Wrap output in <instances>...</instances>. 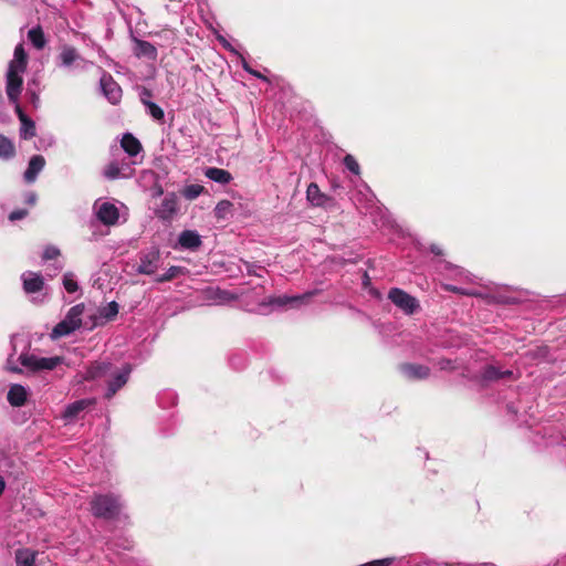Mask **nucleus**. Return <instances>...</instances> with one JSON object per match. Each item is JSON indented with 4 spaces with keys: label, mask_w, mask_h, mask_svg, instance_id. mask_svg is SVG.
I'll list each match as a JSON object with an SVG mask.
<instances>
[{
    "label": "nucleus",
    "mask_w": 566,
    "mask_h": 566,
    "mask_svg": "<svg viewBox=\"0 0 566 566\" xmlns=\"http://www.w3.org/2000/svg\"><path fill=\"white\" fill-rule=\"evenodd\" d=\"M120 502L117 496L112 494L95 495L91 502V510L94 516L112 518L118 514Z\"/></svg>",
    "instance_id": "nucleus-3"
},
{
    "label": "nucleus",
    "mask_w": 566,
    "mask_h": 566,
    "mask_svg": "<svg viewBox=\"0 0 566 566\" xmlns=\"http://www.w3.org/2000/svg\"><path fill=\"white\" fill-rule=\"evenodd\" d=\"M312 294L306 293L303 295H295V296H279V297H272L269 301V305L275 306V307H282L286 305L291 306H297L301 304L305 298H308Z\"/></svg>",
    "instance_id": "nucleus-22"
},
{
    "label": "nucleus",
    "mask_w": 566,
    "mask_h": 566,
    "mask_svg": "<svg viewBox=\"0 0 566 566\" xmlns=\"http://www.w3.org/2000/svg\"><path fill=\"white\" fill-rule=\"evenodd\" d=\"M431 252L437 255L441 254V250L437 245H431Z\"/></svg>",
    "instance_id": "nucleus-48"
},
{
    "label": "nucleus",
    "mask_w": 566,
    "mask_h": 566,
    "mask_svg": "<svg viewBox=\"0 0 566 566\" xmlns=\"http://www.w3.org/2000/svg\"><path fill=\"white\" fill-rule=\"evenodd\" d=\"M45 160L41 155H34L31 157L28 168L24 171V179L27 182H33L39 172L43 169Z\"/></svg>",
    "instance_id": "nucleus-19"
},
{
    "label": "nucleus",
    "mask_w": 566,
    "mask_h": 566,
    "mask_svg": "<svg viewBox=\"0 0 566 566\" xmlns=\"http://www.w3.org/2000/svg\"><path fill=\"white\" fill-rule=\"evenodd\" d=\"M240 57H241V64H242L243 70L248 73H251L252 67L249 65V63L245 61V59L242 55H240Z\"/></svg>",
    "instance_id": "nucleus-46"
},
{
    "label": "nucleus",
    "mask_w": 566,
    "mask_h": 566,
    "mask_svg": "<svg viewBox=\"0 0 566 566\" xmlns=\"http://www.w3.org/2000/svg\"><path fill=\"white\" fill-rule=\"evenodd\" d=\"M159 259L160 255L157 249H151L147 252H142L139 255V264L137 265L136 271L139 274H154L158 268Z\"/></svg>",
    "instance_id": "nucleus-7"
},
{
    "label": "nucleus",
    "mask_w": 566,
    "mask_h": 566,
    "mask_svg": "<svg viewBox=\"0 0 566 566\" xmlns=\"http://www.w3.org/2000/svg\"><path fill=\"white\" fill-rule=\"evenodd\" d=\"M232 202L229 200H221L214 208V214L218 219H224L232 210Z\"/></svg>",
    "instance_id": "nucleus-35"
},
{
    "label": "nucleus",
    "mask_w": 566,
    "mask_h": 566,
    "mask_svg": "<svg viewBox=\"0 0 566 566\" xmlns=\"http://www.w3.org/2000/svg\"><path fill=\"white\" fill-rule=\"evenodd\" d=\"M7 399L13 407H22L28 399V389L19 384L12 385L8 391Z\"/></svg>",
    "instance_id": "nucleus-16"
},
{
    "label": "nucleus",
    "mask_w": 566,
    "mask_h": 566,
    "mask_svg": "<svg viewBox=\"0 0 566 566\" xmlns=\"http://www.w3.org/2000/svg\"><path fill=\"white\" fill-rule=\"evenodd\" d=\"M120 147L130 157L137 156L143 150L140 142L130 133H125L123 135L120 139Z\"/></svg>",
    "instance_id": "nucleus-18"
},
{
    "label": "nucleus",
    "mask_w": 566,
    "mask_h": 566,
    "mask_svg": "<svg viewBox=\"0 0 566 566\" xmlns=\"http://www.w3.org/2000/svg\"><path fill=\"white\" fill-rule=\"evenodd\" d=\"M447 269L450 271V277H452V279H455V280H459L462 282L472 283V284H480L478 282V277L475 275L469 273L464 269H461V268L454 266V265H450V264L447 265Z\"/></svg>",
    "instance_id": "nucleus-27"
},
{
    "label": "nucleus",
    "mask_w": 566,
    "mask_h": 566,
    "mask_svg": "<svg viewBox=\"0 0 566 566\" xmlns=\"http://www.w3.org/2000/svg\"><path fill=\"white\" fill-rule=\"evenodd\" d=\"M93 211L97 220L106 227L124 223L128 219V208L116 200L97 199L93 205Z\"/></svg>",
    "instance_id": "nucleus-1"
},
{
    "label": "nucleus",
    "mask_w": 566,
    "mask_h": 566,
    "mask_svg": "<svg viewBox=\"0 0 566 566\" xmlns=\"http://www.w3.org/2000/svg\"><path fill=\"white\" fill-rule=\"evenodd\" d=\"M133 174V169L127 164H119L117 161L109 163L104 169V176L107 179L128 178Z\"/></svg>",
    "instance_id": "nucleus-13"
},
{
    "label": "nucleus",
    "mask_w": 566,
    "mask_h": 566,
    "mask_svg": "<svg viewBox=\"0 0 566 566\" xmlns=\"http://www.w3.org/2000/svg\"><path fill=\"white\" fill-rule=\"evenodd\" d=\"M111 367H112V365L109 363L95 361L87 367V369L83 376V379L84 380H95V379L105 377L108 375Z\"/></svg>",
    "instance_id": "nucleus-17"
},
{
    "label": "nucleus",
    "mask_w": 566,
    "mask_h": 566,
    "mask_svg": "<svg viewBox=\"0 0 566 566\" xmlns=\"http://www.w3.org/2000/svg\"><path fill=\"white\" fill-rule=\"evenodd\" d=\"M28 64V56L22 44H18L14 49L13 59L10 61L9 66L19 71H25Z\"/></svg>",
    "instance_id": "nucleus-26"
},
{
    "label": "nucleus",
    "mask_w": 566,
    "mask_h": 566,
    "mask_svg": "<svg viewBox=\"0 0 566 566\" xmlns=\"http://www.w3.org/2000/svg\"><path fill=\"white\" fill-rule=\"evenodd\" d=\"M101 88L104 94V96L112 103L113 105H116L122 99V88L120 86L114 81L112 75L104 73L101 76L99 80Z\"/></svg>",
    "instance_id": "nucleus-8"
},
{
    "label": "nucleus",
    "mask_w": 566,
    "mask_h": 566,
    "mask_svg": "<svg viewBox=\"0 0 566 566\" xmlns=\"http://www.w3.org/2000/svg\"><path fill=\"white\" fill-rule=\"evenodd\" d=\"M344 165H345V167H346L349 171H352L353 174H355V175H359V172H360V168H359V165H358V163H357V160L355 159V157H354V156H352V155H346V156L344 157Z\"/></svg>",
    "instance_id": "nucleus-40"
},
{
    "label": "nucleus",
    "mask_w": 566,
    "mask_h": 566,
    "mask_svg": "<svg viewBox=\"0 0 566 566\" xmlns=\"http://www.w3.org/2000/svg\"><path fill=\"white\" fill-rule=\"evenodd\" d=\"M392 562H394V558L386 557V558H381V559H375V560L361 564L359 566H390L392 564Z\"/></svg>",
    "instance_id": "nucleus-42"
},
{
    "label": "nucleus",
    "mask_w": 566,
    "mask_h": 566,
    "mask_svg": "<svg viewBox=\"0 0 566 566\" xmlns=\"http://www.w3.org/2000/svg\"><path fill=\"white\" fill-rule=\"evenodd\" d=\"M429 566H440V564L436 563V562H429L428 563Z\"/></svg>",
    "instance_id": "nucleus-50"
},
{
    "label": "nucleus",
    "mask_w": 566,
    "mask_h": 566,
    "mask_svg": "<svg viewBox=\"0 0 566 566\" xmlns=\"http://www.w3.org/2000/svg\"><path fill=\"white\" fill-rule=\"evenodd\" d=\"M132 368L129 365H125L118 373L113 375L112 379L107 384L106 398H112L117 390H119L128 380Z\"/></svg>",
    "instance_id": "nucleus-10"
},
{
    "label": "nucleus",
    "mask_w": 566,
    "mask_h": 566,
    "mask_svg": "<svg viewBox=\"0 0 566 566\" xmlns=\"http://www.w3.org/2000/svg\"><path fill=\"white\" fill-rule=\"evenodd\" d=\"M60 249L54 245H48L42 254L44 261L56 259L60 255Z\"/></svg>",
    "instance_id": "nucleus-41"
},
{
    "label": "nucleus",
    "mask_w": 566,
    "mask_h": 566,
    "mask_svg": "<svg viewBox=\"0 0 566 566\" xmlns=\"http://www.w3.org/2000/svg\"><path fill=\"white\" fill-rule=\"evenodd\" d=\"M13 143L3 135H0V158L9 159L14 156Z\"/></svg>",
    "instance_id": "nucleus-32"
},
{
    "label": "nucleus",
    "mask_w": 566,
    "mask_h": 566,
    "mask_svg": "<svg viewBox=\"0 0 566 566\" xmlns=\"http://www.w3.org/2000/svg\"><path fill=\"white\" fill-rule=\"evenodd\" d=\"M182 272V269L180 266H170L163 275L158 276L156 279L157 282H168L172 279H175L177 275H179Z\"/></svg>",
    "instance_id": "nucleus-38"
},
{
    "label": "nucleus",
    "mask_w": 566,
    "mask_h": 566,
    "mask_svg": "<svg viewBox=\"0 0 566 566\" xmlns=\"http://www.w3.org/2000/svg\"><path fill=\"white\" fill-rule=\"evenodd\" d=\"M24 201L28 203V205H34L35 201H36V195L34 192H28L25 193V199Z\"/></svg>",
    "instance_id": "nucleus-45"
},
{
    "label": "nucleus",
    "mask_w": 566,
    "mask_h": 566,
    "mask_svg": "<svg viewBox=\"0 0 566 566\" xmlns=\"http://www.w3.org/2000/svg\"><path fill=\"white\" fill-rule=\"evenodd\" d=\"M27 214H28L27 210L18 209V210H14V211L10 212L9 219L11 221H18V220H21V219L25 218Z\"/></svg>",
    "instance_id": "nucleus-43"
},
{
    "label": "nucleus",
    "mask_w": 566,
    "mask_h": 566,
    "mask_svg": "<svg viewBox=\"0 0 566 566\" xmlns=\"http://www.w3.org/2000/svg\"><path fill=\"white\" fill-rule=\"evenodd\" d=\"M62 283L67 293H75L78 290L77 281L72 272L64 273Z\"/></svg>",
    "instance_id": "nucleus-36"
},
{
    "label": "nucleus",
    "mask_w": 566,
    "mask_h": 566,
    "mask_svg": "<svg viewBox=\"0 0 566 566\" xmlns=\"http://www.w3.org/2000/svg\"><path fill=\"white\" fill-rule=\"evenodd\" d=\"M442 287L446 291L453 292L457 294L468 295V296H476L479 293L474 289H464L453 284H443Z\"/></svg>",
    "instance_id": "nucleus-37"
},
{
    "label": "nucleus",
    "mask_w": 566,
    "mask_h": 566,
    "mask_svg": "<svg viewBox=\"0 0 566 566\" xmlns=\"http://www.w3.org/2000/svg\"><path fill=\"white\" fill-rule=\"evenodd\" d=\"M205 176L220 185H227L232 180V176L228 170L217 167L207 168L205 170Z\"/></svg>",
    "instance_id": "nucleus-24"
},
{
    "label": "nucleus",
    "mask_w": 566,
    "mask_h": 566,
    "mask_svg": "<svg viewBox=\"0 0 566 566\" xmlns=\"http://www.w3.org/2000/svg\"><path fill=\"white\" fill-rule=\"evenodd\" d=\"M119 306L115 301L107 303L106 305L98 308V316L95 321V325H102L106 322L114 319L118 314Z\"/></svg>",
    "instance_id": "nucleus-21"
},
{
    "label": "nucleus",
    "mask_w": 566,
    "mask_h": 566,
    "mask_svg": "<svg viewBox=\"0 0 566 566\" xmlns=\"http://www.w3.org/2000/svg\"><path fill=\"white\" fill-rule=\"evenodd\" d=\"M306 198L313 206L316 207L324 206L328 199V197L321 191L319 187L315 182H311L307 186Z\"/></svg>",
    "instance_id": "nucleus-23"
},
{
    "label": "nucleus",
    "mask_w": 566,
    "mask_h": 566,
    "mask_svg": "<svg viewBox=\"0 0 566 566\" xmlns=\"http://www.w3.org/2000/svg\"><path fill=\"white\" fill-rule=\"evenodd\" d=\"M388 298L407 315L413 314L420 307L415 296L398 287H392L389 291Z\"/></svg>",
    "instance_id": "nucleus-6"
},
{
    "label": "nucleus",
    "mask_w": 566,
    "mask_h": 566,
    "mask_svg": "<svg viewBox=\"0 0 566 566\" xmlns=\"http://www.w3.org/2000/svg\"><path fill=\"white\" fill-rule=\"evenodd\" d=\"M135 54L138 57L144 56L150 60H155L157 57V49L150 42L136 40Z\"/></svg>",
    "instance_id": "nucleus-25"
},
{
    "label": "nucleus",
    "mask_w": 566,
    "mask_h": 566,
    "mask_svg": "<svg viewBox=\"0 0 566 566\" xmlns=\"http://www.w3.org/2000/svg\"><path fill=\"white\" fill-rule=\"evenodd\" d=\"M83 62L84 64H88L87 61L83 60L77 53L76 49L70 45H65L62 48L59 54V65L62 67H71L75 62Z\"/></svg>",
    "instance_id": "nucleus-15"
},
{
    "label": "nucleus",
    "mask_w": 566,
    "mask_h": 566,
    "mask_svg": "<svg viewBox=\"0 0 566 566\" xmlns=\"http://www.w3.org/2000/svg\"><path fill=\"white\" fill-rule=\"evenodd\" d=\"M63 265L61 263H57L54 265V274L60 272L62 270Z\"/></svg>",
    "instance_id": "nucleus-49"
},
{
    "label": "nucleus",
    "mask_w": 566,
    "mask_h": 566,
    "mask_svg": "<svg viewBox=\"0 0 566 566\" xmlns=\"http://www.w3.org/2000/svg\"><path fill=\"white\" fill-rule=\"evenodd\" d=\"M250 74L255 76V77H258V78H260V80H263V81L268 82V78L263 74H261L260 72H258V71H255L253 69H252V72Z\"/></svg>",
    "instance_id": "nucleus-47"
},
{
    "label": "nucleus",
    "mask_w": 566,
    "mask_h": 566,
    "mask_svg": "<svg viewBox=\"0 0 566 566\" xmlns=\"http://www.w3.org/2000/svg\"><path fill=\"white\" fill-rule=\"evenodd\" d=\"M19 118L21 120L20 137L22 139H30L35 135V125L33 120L28 118L22 112L19 111Z\"/></svg>",
    "instance_id": "nucleus-30"
},
{
    "label": "nucleus",
    "mask_w": 566,
    "mask_h": 566,
    "mask_svg": "<svg viewBox=\"0 0 566 566\" xmlns=\"http://www.w3.org/2000/svg\"><path fill=\"white\" fill-rule=\"evenodd\" d=\"M25 71L8 67L6 74V93L11 104L19 107V98L22 92L23 78Z\"/></svg>",
    "instance_id": "nucleus-5"
},
{
    "label": "nucleus",
    "mask_w": 566,
    "mask_h": 566,
    "mask_svg": "<svg viewBox=\"0 0 566 566\" xmlns=\"http://www.w3.org/2000/svg\"><path fill=\"white\" fill-rule=\"evenodd\" d=\"M19 361L30 371H41L55 369L62 363V358L59 356L40 357L35 354L22 353L19 356Z\"/></svg>",
    "instance_id": "nucleus-4"
},
{
    "label": "nucleus",
    "mask_w": 566,
    "mask_h": 566,
    "mask_svg": "<svg viewBox=\"0 0 566 566\" xmlns=\"http://www.w3.org/2000/svg\"><path fill=\"white\" fill-rule=\"evenodd\" d=\"M218 40L224 49L238 54V52L232 48V45L227 41L224 36L219 35Z\"/></svg>",
    "instance_id": "nucleus-44"
},
{
    "label": "nucleus",
    "mask_w": 566,
    "mask_h": 566,
    "mask_svg": "<svg viewBox=\"0 0 566 566\" xmlns=\"http://www.w3.org/2000/svg\"><path fill=\"white\" fill-rule=\"evenodd\" d=\"M84 310L85 306L82 303L72 306L66 313L65 317L52 329L50 334L51 338L57 339L67 336L78 329L82 325V316Z\"/></svg>",
    "instance_id": "nucleus-2"
},
{
    "label": "nucleus",
    "mask_w": 566,
    "mask_h": 566,
    "mask_svg": "<svg viewBox=\"0 0 566 566\" xmlns=\"http://www.w3.org/2000/svg\"><path fill=\"white\" fill-rule=\"evenodd\" d=\"M205 188L201 185L198 184H191L184 187L181 190L182 196L188 200H193L198 198L202 192Z\"/></svg>",
    "instance_id": "nucleus-34"
},
{
    "label": "nucleus",
    "mask_w": 566,
    "mask_h": 566,
    "mask_svg": "<svg viewBox=\"0 0 566 566\" xmlns=\"http://www.w3.org/2000/svg\"><path fill=\"white\" fill-rule=\"evenodd\" d=\"M400 370L408 379H424L430 374L427 366L416 364H403Z\"/></svg>",
    "instance_id": "nucleus-20"
},
{
    "label": "nucleus",
    "mask_w": 566,
    "mask_h": 566,
    "mask_svg": "<svg viewBox=\"0 0 566 566\" xmlns=\"http://www.w3.org/2000/svg\"><path fill=\"white\" fill-rule=\"evenodd\" d=\"M211 294V300L219 305L229 303L237 298L232 293L220 289L212 290Z\"/></svg>",
    "instance_id": "nucleus-33"
},
{
    "label": "nucleus",
    "mask_w": 566,
    "mask_h": 566,
    "mask_svg": "<svg viewBox=\"0 0 566 566\" xmlns=\"http://www.w3.org/2000/svg\"><path fill=\"white\" fill-rule=\"evenodd\" d=\"M21 280L23 283V291L27 294L40 292L44 286V280L42 275L31 271L22 273Z\"/></svg>",
    "instance_id": "nucleus-12"
},
{
    "label": "nucleus",
    "mask_w": 566,
    "mask_h": 566,
    "mask_svg": "<svg viewBox=\"0 0 566 566\" xmlns=\"http://www.w3.org/2000/svg\"><path fill=\"white\" fill-rule=\"evenodd\" d=\"M146 106H147V109H148V114L154 119H156V120H163L164 119L165 114H164V111L161 109L160 106H158L154 102H147Z\"/></svg>",
    "instance_id": "nucleus-39"
},
{
    "label": "nucleus",
    "mask_w": 566,
    "mask_h": 566,
    "mask_svg": "<svg viewBox=\"0 0 566 566\" xmlns=\"http://www.w3.org/2000/svg\"><path fill=\"white\" fill-rule=\"evenodd\" d=\"M35 559H36V552H34L32 549L22 548V549H18L15 552L17 566H36Z\"/></svg>",
    "instance_id": "nucleus-28"
},
{
    "label": "nucleus",
    "mask_w": 566,
    "mask_h": 566,
    "mask_svg": "<svg viewBox=\"0 0 566 566\" xmlns=\"http://www.w3.org/2000/svg\"><path fill=\"white\" fill-rule=\"evenodd\" d=\"M201 243V237L195 230H184L178 237V244L181 249L197 250Z\"/></svg>",
    "instance_id": "nucleus-14"
},
{
    "label": "nucleus",
    "mask_w": 566,
    "mask_h": 566,
    "mask_svg": "<svg viewBox=\"0 0 566 566\" xmlns=\"http://www.w3.org/2000/svg\"><path fill=\"white\" fill-rule=\"evenodd\" d=\"M94 403H95V400L91 399V398L76 400L65 407L62 418L66 422H72L78 417V415L82 411H84L88 407L93 406Z\"/></svg>",
    "instance_id": "nucleus-11"
},
{
    "label": "nucleus",
    "mask_w": 566,
    "mask_h": 566,
    "mask_svg": "<svg viewBox=\"0 0 566 566\" xmlns=\"http://www.w3.org/2000/svg\"><path fill=\"white\" fill-rule=\"evenodd\" d=\"M28 39L30 40L32 45L38 50H41L45 46L46 40L41 27H35L29 30Z\"/></svg>",
    "instance_id": "nucleus-31"
},
{
    "label": "nucleus",
    "mask_w": 566,
    "mask_h": 566,
    "mask_svg": "<svg viewBox=\"0 0 566 566\" xmlns=\"http://www.w3.org/2000/svg\"><path fill=\"white\" fill-rule=\"evenodd\" d=\"M178 211V197L170 192L165 196L160 206L156 209V216L161 220H170Z\"/></svg>",
    "instance_id": "nucleus-9"
},
{
    "label": "nucleus",
    "mask_w": 566,
    "mask_h": 566,
    "mask_svg": "<svg viewBox=\"0 0 566 566\" xmlns=\"http://www.w3.org/2000/svg\"><path fill=\"white\" fill-rule=\"evenodd\" d=\"M513 373L511 370H500L493 365H488L482 373V379L484 381H493L505 377H511Z\"/></svg>",
    "instance_id": "nucleus-29"
}]
</instances>
